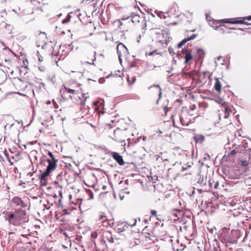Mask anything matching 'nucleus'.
Returning a JSON list of instances; mask_svg holds the SVG:
<instances>
[{
    "instance_id": "nucleus-58",
    "label": "nucleus",
    "mask_w": 251,
    "mask_h": 251,
    "mask_svg": "<svg viewBox=\"0 0 251 251\" xmlns=\"http://www.w3.org/2000/svg\"><path fill=\"white\" fill-rule=\"evenodd\" d=\"M88 34L91 35H92V33L90 32L88 33Z\"/></svg>"
},
{
    "instance_id": "nucleus-23",
    "label": "nucleus",
    "mask_w": 251,
    "mask_h": 251,
    "mask_svg": "<svg viewBox=\"0 0 251 251\" xmlns=\"http://www.w3.org/2000/svg\"><path fill=\"white\" fill-rule=\"evenodd\" d=\"M250 155L248 160H241L239 163V165L242 167H246L249 165L250 160Z\"/></svg>"
},
{
    "instance_id": "nucleus-21",
    "label": "nucleus",
    "mask_w": 251,
    "mask_h": 251,
    "mask_svg": "<svg viewBox=\"0 0 251 251\" xmlns=\"http://www.w3.org/2000/svg\"><path fill=\"white\" fill-rule=\"evenodd\" d=\"M215 80L214 89L217 92L220 93L221 92L222 84L218 78H216Z\"/></svg>"
},
{
    "instance_id": "nucleus-10",
    "label": "nucleus",
    "mask_w": 251,
    "mask_h": 251,
    "mask_svg": "<svg viewBox=\"0 0 251 251\" xmlns=\"http://www.w3.org/2000/svg\"><path fill=\"white\" fill-rule=\"evenodd\" d=\"M128 19H130V21L134 25L139 24L141 21L143 20L142 17H141L139 14L134 13H131L130 16L127 17L126 15H124L122 18V20H127Z\"/></svg>"
},
{
    "instance_id": "nucleus-4",
    "label": "nucleus",
    "mask_w": 251,
    "mask_h": 251,
    "mask_svg": "<svg viewBox=\"0 0 251 251\" xmlns=\"http://www.w3.org/2000/svg\"><path fill=\"white\" fill-rule=\"evenodd\" d=\"M193 109L190 110H182L180 116V121L183 126H187L190 123H193L194 120V117H193Z\"/></svg>"
},
{
    "instance_id": "nucleus-44",
    "label": "nucleus",
    "mask_w": 251,
    "mask_h": 251,
    "mask_svg": "<svg viewBox=\"0 0 251 251\" xmlns=\"http://www.w3.org/2000/svg\"><path fill=\"white\" fill-rule=\"evenodd\" d=\"M137 220L136 219H134V222L132 224H129V225L132 226H135L136 224Z\"/></svg>"
},
{
    "instance_id": "nucleus-17",
    "label": "nucleus",
    "mask_w": 251,
    "mask_h": 251,
    "mask_svg": "<svg viewBox=\"0 0 251 251\" xmlns=\"http://www.w3.org/2000/svg\"><path fill=\"white\" fill-rule=\"evenodd\" d=\"M197 36V34H192L190 37L185 38L182 40L180 43L177 44V48H181L184 44H185L187 41H190L195 39Z\"/></svg>"
},
{
    "instance_id": "nucleus-15",
    "label": "nucleus",
    "mask_w": 251,
    "mask_h": 251,
    "mask_svg": "<svg viewBox=\"0 0 251 251\" xmlns=\"http://www.w3.org/2000/svg\"><path fill=\"white\" fill-rule=\"evenodd\" d=\"M221 109L223 112H224V118H227L230 114V112H231L226 102L223 103L221 105Z\"/></svg>"
},
{
    "instance_id": "nucleus-26",
    "label": "nucleus",
    "mask_w": 251,
    "mask_h": 251,
    "mask_svg": "<svg viewBox=\"0 0 251 251\" xmlns=\"http://www.w3.org/2000/svg\"><path fill=\"white\" fill-rule=\"evenodd\" d=\"M84 191L86 192L88 195L87 200H90L93 199V194L91 190L90 189H87L86 188H84Z\"/></svg>"
},
{
    "instance_id": "nucleus-20",
    "label": "nucleus",
    "mask_w": 251,
    "mask_h": 251,
    "mask_svg": "<svg viewBox=\"0 0 251 251\" xmlns=\"http://www.w3.org/2000/svg\"><path fill=\"white\" fill-rule=\"evenodd\" d=\"M117 228L118 232H120L126 230L128 228V226L126 223L123 222L118 224Z\"/></svg>"
},
{
    "instance_id": "nucleus-2",
    "label": "nucleus",
    "mask_w": 251,
    "mask_h": 251,
    "mask_svg": "<svg viewBox=\"0 0 251 251\" xmlns=\"http://www.w3.org/2000/svg\"><path fill=\"white\" fill-rule=\"evenodd\" d=\"M151 32L152 35L155 34L156 35L155 39L161 43L163 46H166L170 42V38L168 35L163 30L160 31L158 29H152Z\"/></svg>"
},
{
    "instance_id": "nucleus-1",
    "label": "nucleus",
    "mask_w": 251,
    "mask_h": 251,
    "mask_svg": "<svg viewBox=\"0 0 251 251\" xmlns=\"http://www.w3.org/2000/svg\"><path fill=\"white\" fill-rule=\"evenodd\" d=\"M4 217L10 224L16 226L27 222L28 220L25 211L20 208L17 209L14 213L6 212Z\"/></svg>"
},
{
    "instance_id": "nucleus-59",
    "label": "nucleus",
    "mask_w": 251,
    "mask_h": 251,
    "mask_svg": "<svg viewBox=\"0 0 251 251\" xmlns=\"http://www.w3.org/2000/svg\"><path fill=\"white\" fill-rule=\"evenodd\" d=\"M90 207H91V205H88V209L90 208Z\"/></svg>"
},
{
    "instance_id": "nucleus-43",
    "label": "nucleus",
    "mask_w": 251,
    "mask_h": 251,
    "mask_svg": "<svg viewBox=\"0 0 251 251\" xmlns=\"http://www.w3.org/2000/svg\"><path fill=\"white\" fill-rule=\"evenodd\" d=\"M159 54L158 53H157V50H154V51H151V52H150V53H149V55H150V56H152V55H154V54Z\"/></svg>"
},
{
    "instance_id": "nucleus-8",
    "label": "nucleus",
    "mask_w": 251,
    "mask_h": 251,
    "mask_svg": "<svg viewBox=\"0 0 251 251\" xmlns=\"http://www.w3.org/2000/svg\"><path fill=\"white\" fill-rule=\"evenodd\" d=\"M192 50L193 48L191 45L189 46V44L187 45V47L182 50L181 53L183 57L185 59V64L188 63L189 61L193 59Z\"/></svg>"
},
{
    "instance_id": "nucleus-27",
    "label": "nucleus",
    "mask_w": 251,
    "mask_h": 251,
    "mask_svg": "<svg viewBox=\"0 0 251 251\" xmlns=\"http://www.w3.org/2000/svg\"><path fill=\"white\" fill-rule=\"evenodd\" d=\"M99 220L101 221L102 222H104L107 220L105 214L103 212H100L99 214Z\"/></svg>"
},
{
    "instance_id": "nucleus-29",
    "label": "nucleus",
    "mask_w": 251,
    "mask_h": 251,
    "mask_svg": "<svg viewBox=\"0 0 251 251\" xmlns=\"http://www.w3.org/2000/svg\"><path fill=\"white\" fill-rule=\"evenodd\" d=\"M84 111L82 112V114H84L83 115L81 116V118H83L84 117H86V119H87L88 117H89V115H88V106H87L86 108L84 107Z\"/></svg>"
},
{
    "instance_id": "nucleus-53",
    "label": "nucleus",
    "mask_w": 251,
    "mask_h": 251,
    "mask_svg": "<svg viewBox=\"0 0 251 251\" xmlns=\"http://www.w3.org/2000/svg\"><path fill=\"white\" fill-rule=\"evenodd\" d=\"M79 201H80V202H79V210H81V209H80V205H81V203H82V202H81L82 200L79 199Z\"/></svg>"
},
{
    "instance_id": "nucleus-41",
    "label": "nucleus",
    "mask_w": 251,
    "mask_h": 251,
    "mask_svg": "<svg viewBox=\"0 0 251 251\" xmlns=\"http://www.w3.org/2000/svg\"><path fill=\"white\" fill-rule=\"evenodd\" d=\"M168 50H169L170 53L172 54V55L174 54L175 53L174 51L173 48H172L171 47H169V48Z\"/></svg>"
},
{
    "instance_id": "nucleus-11",
    "label": "nucleus",
    "mask_w": 251,
    "mask_h": 251,
    "mask_svg": "<svg viewBox=\"0 0 251 251\" xmlns=\"http://www.w3.org/2000/svg\"><path fill=\"white\" fill-rule=\"evenodd\" d=\"M60 93L61 95L62 98L66 100L67 99V94H73V95H77V91L73 90L68 88H67L66 87L64 86L63 88H62L60 90Z\"/></svg>"
},
{
    "instance_id": "nucleus-51",
    "label": "nucleus",
    "mask_w": 251,
    "mask_h": 251,
    "mask_svg": "<svg viewBox=\"0 0 251 251\" xmlns=\"http://www.w3.org/2000/svg\"><path fill=\"white\" fill-rule=\"evenodd\" d=\"M231 178L232 179H237V178H239V176H237H237H231Z\"/></svg>"
},
{
    "instance_id": "nucleus-9",
    "label": "nucleus",
    "mask_w": 251,
    "mask_h": 251,
    "mask_svg": "<svg viewBox=\"0 0 251 251\" xmlns=\"http://www.w3.org/2000/svg\"><path fill=\"white\" fill-rule=\"evenodd\" d=\"M117 51L120 61L122 60V57H126L128 53L126 47L122 43H120L117 47Z\"/></svg>"
},
{
    "instance_id": "nucleus-55",
    "label": "nucleus",
    "mask_w": 251,
    "mask_h": 251,
    "mask_svg": "<svg viewBox=\"0 0 251 251\" xmlns=\"http://www.w3.org/2000/svg\"><path fill=\"white\" fill-rule=\"evenodd\" d=\"M197 191L199 193H201V191H202V190H201L199 189H197Z\"/></svg>"
},
{
    "instance_id": "nucleus-5",
    "label": "nucleus",
    "mask_w": 251,
    "mask_h": 251,
    "mask_svg": "<svg viewBox=\"0 0 251 251\" xmlns=\"http://www.w3.org/2000/svg\"><path fill=\"white\" fill-rule=\"evenodd\" d=\"M29 200V199L26 197L22 198L18 196H15L11 200V203L14 206L20 209L25 208L28 207Z\"/></svg>"
},
{
    "instance_id": "nucleus-47",
    "label": "nucleus",
    "mask_w": 251,
    "mask_h": 251,
    "mask_svg": "<svg viewBox=\"0 0 251 251\" xmlns=\"http://www.w3.org/2000/svg\"><path fill=\"white\" fill-rule=\"evenodd\" d=\"M144 236L146 238H150V234L148 233H144Z\"/></svg>"
},
{
    "instance_id": "nucleus-14",
    "label": "nucleus",
    "mask_w": 251,
    "mask_h": 251,
    "mask_svg": "<svg viewBox=\"0 0 251 251\" xmlns=\"http://www.w3.org/2000/svg\"><path fill=\"white\" fill-rule=\"evenodd\" d=\"M193 172V169L191 165L185 164L182 166L181 173L184 175H191Z\"/></svg>"
},
{
    "instance_id": "nucleus-48",
    "label": "nucleus",
    "mask_w": 251,
    "mask_h": 251,
    "mask_svg": "<svg viewBox=\"0 0 251 251\" xmlns=\"http://www.w3.org/2000/svg\"><path fill=\"white\" fill-rule=\"evenodd\" d=\"M184 248H185V247L181 244V248H180V249H177V251H179V250L180 251H182V250H183L184 249Z\"/></svg>"
},
{
    "instance_id": "nucleus-32",
    "label": "nucleus",
    "mask_w": 251,
    "mask_h": 251,
    "mask_svg": "<svg viewBox=\"0 0 251 251\" xmlns=\"http://www.w3.org/2000/svg\"><path fill=\"white\" fill-rule=\"evenodd\" d=\"M13 11L17 13L19 16H22L24 14V10H21L20 8L13 9Z\"/></svg>"
},
{
    "instance_id": "nucleus-16",
    "label": "nucleus",
    "mask_w": 251,
    "mask_h": 251,
    "mask_svg": "<svg viewBox=\"0 0 251 251\" xmlns=\"http://www.w3.org/2000/svg\"><path fill=\"white\" fill-rule=\"evenodd\" d=\"M157 161L161 160L162 161H169V158L167 152H160L159 154L155 155Z\"/></svg>"
},
{
    "instance_id": "nucleus-49",
    "label": "nucleus",
    "mask_w": 251,
    "mask_h": 251,
    "mask_svg": "<svg viewBox=\"0 0 251 251\" xmlns=\"http://www.w3.org/2000/svg\"><path fill=\"white\" fill-rule=\"evenodd\" d=\"M52 103H53L55 108H58V107H57L56 106V105H57V104L54 100H52Z\"/></svg>"
},
{
    "instance_id": "nucleus-33",
    "label": "nucleus",
    "mask_w": 251,
    "mask_h": 251,
    "mask_svg": "<svg viewBox=\"0 0 251 251\" xmlns=\"http://www.w3.org/2000/svg\"><path fill=\"white\" fill-rule=\"evenodd\" d=\"M183 152L182 150H180L179 148L176 149L174 150V154L176 155H181L182 154V152Z\"/></svg>"
},
{
    "instance_id": "nucleus-60",
    "label": "nucleus",
    "mask_w": 251,
    "mask_h": 251,
    "mask_svg": "<svg viewBox=\"0 0 251 251\" xmlns=\"http://www.w3.org/2000/svg\"><path fill=\"white\" fill-rule=\"evenodd\" d=\"M72 208L75 209H76V208L74 207L73 206H72Z\"/></svg>"
},
{
    "instance_id": "nucleus-39",
    "label": "nucleus",
    "mask_w": 251,
    "mask_h": 251,
    "mask_svg": "<svg viewBox=\"0 0 251 251\" xmlns=\"http://www.w3.org/2000/svg\"><path fill=\"white\" fill-rule=\"evenodd\" d=\"M48 155L50 156V157L51 158V159H50V160H56L55 159V157L53 155V154L52 153V152H51L50 151H48Z\"/></svg>"
},
{
    "instance_id": "nucleus-30",
    "label": "nucleus",
    "mask_w": 251,
    "mask_h": 251,
    "mask_svg": "<svg viewBox=\"0 0 251 251\" xmlns=\"http://www.w3.org/2000/svg\"><path fill=\"white\" fill-rule=\"evenodd\" d=\"M127 81L129 84H133L136 80L135 76H129V75L127 76Z\"/></svg>"
},
{
    "instance_id": "nucleus-56",
    "label": "nucleus",
    "mask_w": 251,
    "mask_h": 251,
    "mask_svg": "<svg viewBox=\"0 0 251 251\" xmlns=\"http://www.w3.org/2000/svg\"><path fill=\"white\" fill-rule=\"evenodd\" d=\"M50 103H51V102H50V100H48V101H46V104H50Z\"/></svg>"
},
{
    "instance_id": "nucleus-50",
    "label": "nucleus",
    "mask_w": 251,
    "mask_h": 251,
    "mask_svg": "<svg viewBox=\"0 0 251 251\" xmlns=\"http://www.w3.org/2000/svg\"><path fill=\"white\" fill-rule=\"evenodd\" d=\"M244 19H247L248 20H251V15L248 16V17H244Z\"/></svg>"
},
{
    "instance_id": "nucleus-24",
    "label": "nucleus",
    "mask_w": 251,
    "mask_h": 251,
    "mask_svg": "<svg viewBox=\"0 0 251 251\" xmlns=\"http://www.w3.org/2000/svg\"><path fill=\"white\" fill-rule=\"evenodd\" d=\"M145 27L142 28L141 32H140L138 35L137 38V41L138 43H139L140 42L142 37H144L145 34L146 29L145 28Z\"/></svg>"
},
{
    "instance_id": "nucleus-36",
    "label": "nucleus",
    "mask_w": 251,
    "mask_h": 251,
    "mask_svg": "<svg viewBox=\"0 0 251 251\" xmlns=\"http://www.w3.org/2000/svg\"><path fill=\"white\" fill-rule=\"evenodd\" d=\"M151 213L152 216H155L156 217V219L160 221V219L158 217V215H157V214H156L157 212H156V210H151Z\"/></svg>"
},
{
    "instance_id": "nucleus-34",
    "label": "nucleus",
    "mask_w": 251,
    "mask_h": 251,
    "mask_svg": "<svg viewBox=\"0 0 251 251\" xmlns=\"http://www.w3.org/2000/svg\"><path fill=\"white\" fill-rule=\"evenodd\" d=\"M82 99H84L83 101L81 102L82 105H85V101L86 100L87 98L89 97L88 94H83L82 96Z\"/></svg>"
},
{
    "instance_id": "nucleus-40",
    "label": "nucleus",
    "mask_w": 251,
    "mask_h": 251,
    "mask_svg": "<svg viewBox=\"0 0 251 251\" xmlns=\"http://www.w3.org/2000/svg\"><path fill=\"white\" fill-rule=\"evenodd\" d=\"M92 25H91V24L90 23L89 25H84V26H83L82 28H83V30H84L85 29H87L88 28H92Z\"/></svg>"
},
{
    "instance_id": "nucleus-12",
    "label": "nucleus",
    "mask_w": 251,
    "mask_h": 251,
    "mask_svg": "<svg viewBox=\"0 0 251 251\" xmlns=\"http://www.w3.org/2000/svg\"><path fill=\"white\" fill-rule=\"evenodd\" d=\"M246 19L244 18H243L242 20H238L236 19H225L221 20V22L224 23H229L232 24H245L247 25H251V24H249L248 22H245Z\"/></svg>"
},
{
    "instance_id": "nucleus-52",
    "label": "nucleus",
    "mask_w": 251,
    "mask_h": 251,
    "mask_svg": "<svg viewBox=\"0 0 251 251\" xmlns=\"http://www.w3.org/2000/svg\"><path fill=\"white\" fill-rule=\"evenodd\" d=\"M39 69L41 71H44L45 70V68L44 67H39Z\"/></svg>"
},
{
    "instance_id": "nucleus-45",
    "label": "nucleus",
    "mask_w": 251,
    "mask_h": 251,
    "mask_svg": "<svg viewBox=\"0 0 251 251\" xmlns=\"http://www.w3.org/2000/svg\"><path fill=\"white\" fill-rule=\"evenodd\" d=\"M134 243L136 245H138L140 243V241L139 240L136 239L134 241Z\"/></svg>"
},
{
    "instance_id": "nucleus-38",
    "label": "nucleus",
    "mask_w": 251,
    "mask_h": 251,
    "mask_svg": "<svg viewBox=\"0 0 251 251\" xmlns=\"http://www.w3.org/2000/svg\"><path fill=\"white\" fill-rule=\"evenodd\" d=\"M70 17H71V16H70V14H69L67 16V18L62 20V23L63 24H66V23H68L70 19Z\"/></svg>"
},
{
    "instance_id": "nucleus-37",
    "label": "nucleus",
    "mask_w": 251,
    "mask_h": 251,
    "mask_svg": "<svg viewBox=\"0 0 251 251\" xmlns=\"http://www.w3.org/2000/svg\"><path fill=\"white\" fill-rule=\"evenodd\" d=\"M70 200L71 203H72L74 205H76V204L78 202V199H76L75 201H73L72 200V197L71 195L70 196Z\"/></svg>"
},
{
    "instance_id": "nucleus-57",
    "label": "nucleus",
    "mask_w": 251,
    "mask_h": 251,
    "mask_svg": "<svg viewBox=\"0 0 251 251\" xmlns=\"http://www.w3.org/2000/svg\"><path fill=\"white\" fill-rule=\"evenodd\" d=\"M86 124L87 125H88V126H92V125L89 124V123H88L87 122L86 123Z\"/></svg>"
},
{
    "instance_id": "nucleus-31",
    "label": "nucleus",
    "mask_w": 251,
    "mask_h": 251,
    "mask_svg": "<svg viewBox=\"0 0 251 251\" xmlns=\"http://www.w3.org/2000/svg\"><path fill=\"white\" fill-rule=\"evenodd\" d=\"M106 237L107 240L110 242V243H113L114 241V238L113 237L111 233L109 232H107L106 235Z\"/></svg>"
},
{
    "instance_id": "nucleus-25",
    "label": "nucleus",
    "mask_w": 251,
    "mask_h": 251,
    "mask_svg": "<svg viewBox=\"0 0 251 251\" xmlns=\"http://www.w3.org/2000/svg\"><path fill=\"white\" fill-rule=\"evenodd\" d=\"M194 139L197 143L201 144L204 140V137L202 135H197L194 137Z\"/></svg>"
},
{
    "instance_id": "nucleus-64",
    "label": "nucleus",
    "mask_w": 251,
    "mask_h": 251,
    "mask_svg": "<svg viewBox=\"0 0 251 251\" xmlns=\"http://www.w3.org/2000/svg\"><path fill=\"white\" fill-rule=\"evenodd\" d=\"M103 189H105V187L104 186V187H103Z\"/></svg>"
},
{
    "instance_id": "nucleus-63",
    "label": "nucleus",
    "mask_w": 251,
    "mask_h": 251,
    "mask_svg": "<svg viewBox=\"0 0 251 251\" xmlns=\"http://www.w3.org/2000/svg\"><path fill=\"white\" fill-rule=\"evenodd\" d=\"M134 64H132V65H131V67H134Z\"/></svg>"
},
{
    "instance_id": "nucleus-13",
    "label": "nucleus",
    "mask_w": 251,
    "mask_h": 251,
    "mask_svg": "<svg viewBox=\"0 0 251 251\" xmlns=\"http://www.w3.org/2000/svg\"><path fill=\"white\" fill-rule=\"evenodd\" d=\"M111 156L119 165L123 166L125 164V162L124 161L122 156L119 153L117 152H112L111 153Z\"/></svg>"
},
{
    "instance_id": "nucleus-22",
    "label": "nucleus",
    "mask_w": 251,
    "mask_h": 251,
    "mask_svg": "<svg viewBox=\"0 0 251 251\" xmlns=\"http://www.w3.org/2000/svg\"><path fill=\"white\" fill-rule=\"evenodd\" d=\"M47 80L51 84H54L55 82V75L54 74H51L47 76Z\"/></svg>"
},
{
    "instance_id": "nucleus-62",
    "label": "nucleus",
    "mask_w": 251,
    "mask_h": 251,
    "mask_svg": "<svg viewBox=\"0 0 251 251\" xmlns=\"http://www.w3.org/2000/svg\"><path fill=\"white\" fill-rule=\"evenodd\" d=\"M145 222L147 223V222H148L147 220H145Z\"/></svg>"
},
{
    "instance_id": "nucleus-46",
    "label": "nucleus",
    "mask_w": 251,
    "mask_h": 251,
    "mask_svg": "<svg viewBox=\"0 0 251 251\" xmlns=\"http://www.w3.org/2000/svg\"><path fill=\"white\" fill-rule=\"evenodd\" d=\"M168 110H169V108L167 106L164 107V113H165V115L167 114V112L168 111Z\"/></svg>"
},
{
    "instance_id": "nucleus-19",
    "label": "nucleus",
    "mask_w": 251,
    "mask_h": 251,
    "mask_svg": "<svg viewBox=\"0 0 251 251\" xmlns=\"http://www.w3.org/2000/svg\"><path fill=\"white\" fill-rule=\"evenodd\" d=\"M219 182L215 181L214 179H210L208 181V185L210 189H218L219 187Z\"/></svg>"
},
{
    "instance_id": "nucleus-42",
    "label": "nucleus",
    "mask_w": 251,
    "mask_h": 251,
    "mask_svg": "<svg viewBox=\"0 0 251 251\" xmlns=\"http://www.w3.org/2000/svg\"><path fill=\"white\" fill-rule=\"evenodd\" d=\"M91 236L92 238H96L98 236L97 233L96 232H93L91 233Z\"/></svg>"
},
{
    "instance_id": "nucleus-3",
    "label": "nucleus",
    "mask_w": 251,
    "mask_h": 251,
    "mask_svg": "<svg viewBox=\"0 0 251 251\" xmlns=\"http://www.w3.org/2000/svg\"><path fill=\"white\" fill-rule=\"evenodd\" d=\"M45 160L48 163V165L47 167L46 171L43 172L40 175V178L42 183H43V181L45 182L46 177L50 175L52 171L56 169L57 162V160H50V159H46Z\"/></svg>"
},
{
    "instance_id": "nucleus-28",
    "label": "nucleus",
    "mask_w": 251,
    "mask_h": 251,
    "mask_svg": "<svg viewBox=\"0 0 251 251\" xmlns=\"http://www.w3.org/2000/svg\"><path fill=\"white\" fill-rule=\"evenodd\" d=\"M153 87H156V88H158V92L159 98H158V99L156 101V103L158 104L159 100L161 98L162 90H161V88L160 87L159 85H158V84L153 85Z\"/></svg>"
},
{
    "instance_id": "nucleus-7",
    "label": "nucleus",
    "mask_w": 251,
    "mask_h": 251,
    "mask_svg": "<svg viewBox=\"0 0 251 251\" xmlns=\"http://www.w3.org/2000/svg\"><path fill=\"white\" fill-rule=\"evenodd\" d=\"M110 137L116 141L122 143L125 141V132L119 128H116L110 135Z\"/></svg>"
},
{
    "instance_id": "nucleus-18",
    "label": "nucleus",
    "mask_w": 251,
    "mask_h": 251,
    "mask_svg": "<svg viewBox=\"0 0 251 251\" xmlns=\"http://www.w3.org/2000/svg\"><path fill=\"white\" fill-rule=\"evenodd\" d=\"M205 52L202 49L197 48L196 49V53L194 56L198 59H201L204 57Z\"/></svg>"
},
{
    "instance_id": "nucleus-6",
    "label": "nucleus",
    "mask_w": 251,
    "mask_h": 251,
    "mask_svg": "<svg viewBox=\"0 0 251 251\" xmlns=\"http://www.w3.org/2000/svg\"><path fill=\"white\" fill-rule=\"evenodd\" d=\"M244 150L245 148L244 146L233 144L232 148L229 149V151H226V154L224 156V158L226 161H229L230 160V157L242 152Z\"/></svg>"
},
{
    "instance_id": "nucleus-35",
    "label": "nucleus",
    "mask_w": 251,
    "mask_h": 251,
    "mask_svg": "<svg viewBox=\"0 0 251 251\" xmlns=\"http://www.w3.org/2000/svg\"><path fill=\"white\" fill-rule=\"evenodd\" d=\"M69 97L73 102H75L77 101V95H73V94H70L69 95Z\"/></svg>"
},
{
    "instance_id": "nucleus-54",
    "label": "nucleus",
    "mask_w": 251,
    "mask_h": 251,
    "mask_svg": "<svg viewBox=\"0 0 251 251\" xmlns=\"http://www.w3.org/2000/svg\"><path fill=\"white\" fill-rule=\"evenodd\" d=\"M195 189L193 191V192H192V194L190 195L191 196H194L195 195Z\"/></svg>"
},
{
    "instance_id": "nucleus-61",
    "label": "nucleus",
    "mask_w": 251,
    "mask_h": 251,
    "mask_svg": "<svg viewBox=\"0 0 251 251\" xmlns=\"http://www.w3.org/2000/svg\"><path fill=\"white\" fill-rule=\"evenodd\" d=\"M39 60L40 61H41V58H39Z\"/></svg>"
}]
</instances>
